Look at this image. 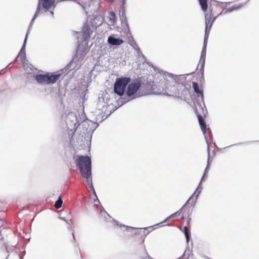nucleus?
Returning <instances> with one entry per match:
<instances>
[{
	"label": "nucleus",
	"mask_w": 259,
	"mask_h": 259,
	"mask_svg": "<svg viewBox=\"0 0 259 259\" xmlns=\"http://www.w3.org/2000/svg\"><path fill=\"white\" fill-rule=\"evenodd\" d=\"M199 4L201 6L202 10L204 13L205 30V38L204 42V46L201 52V56L200 58V62L201 64L202 76L203 77L204 65L205 62V57L206 56V42H205L206 37H208L210 31L212 24L215 19L220 15H224L228 12H230L234 10H238L242 8L244 4H236L230 7L227 10L223 11L222 8L220 5L213 4H207V0H199Z\"/></svg>",
	"instance_id": "obj_1"
},
{
	"label": "nucleus",
	"mask_w": 259,
	"mask_h": 259,
	"mask_svg": "<svg viewBox=\"0 0 259 259\" xmlns=\"http://www.w3.org/2000/svg\"><path fill=\"white\" fill-rule=\"evenodd\" d=\"M75 163L82 177L87 179L90 188L94 190L91 175V159L88 156H77Z\"/></svg>",
	"instance_id": "obj_2"
},
{
	"label": "nucleus",
	"mask_w": 259,
	"mask_h": 259,
	"mask_svg": "<svg viewBox=\"0 0 259 259\" xmlns=\"http://www.w3.org/2000/svg\"><path fill=\"white\" fill-rule=\"evenodd\" d=\"M130 79L128 77H121L117 78L114 86V91L119 96H122L125 90L127 84L129 83Z\"/></svg>",
	"instance_id": "obj_3"
},
{
	"label": "nucleus",
	"mask_w": 259,
	"mask_h": 259,
	"mask_svg": "<svg viewBox=\"0 0 259 259\" xmlns=\"http://www.w3.org/2000/svg\"><path fill=\"white\" fill-rule=\"evenodd\" d=\"M128 96H135V97H140V81L135 80L132 81L128 85L126 90Z\"/></svg>",
	"instance_id": "obj_4"
},
{
	"label": "nucleus",
	"mask_w": 259,
	"mask_h": 259,
	"mask_svg": "<svg viewBox=\"0 0 259 259\" xmlns=\"http://www.w3.org/2000/svg\"><path fill=\"white\" fill-rule=\"evenodd\" d=\"M155 85H151L148 82L142 84L140 82V97L159 93L158 91H155Z\"/></svg>",
	"instance_id": "obj_5"
},
{
	"label": "nucleus",
	"mask_w": 259,
	"mask_h": 259,
	"mask_svg": "<svg viewBox=\"0 0 259 259\" xmlns=\"http://www.w3.org/2000/svg\"><path fill=\"white\" fill-rule=\"evenodd\" d=\"M196 113L197 114V116L198 117L199 123L200 124L201 129L203 132V133L205 136V138L208 143L209 140V134L210 132V129L209 128H207V125L206 124L205 121L204 120L203 117L202 115L199 114L197 110H196Z\"/></svg>",
	"instance_id": "obj_6"
},
{
	"label": "nucleus",
	"mask_w": 259,
	"mask_h": 259,
	"mask_svg": "<svg viewBox=\"0 0 259 259\" xmlns=\"http://www.w3.org/2000/svg\"><path fill=\"white\" fill-rule=\"evenodd\" d=\"M189 200L188 202L184 205L179 210L176 212L175 213L170 215L169 217L167 218L166 220L164 221V222H166L167 220H168L171 219L176 218L180 216L181 214H182V217H184V215H186L188 212L189 211V209L187 208V204L188 203Z\"/></svg>",
	"instance_id": "obj_7"
},
{
	"label": "nucleus",
	"mask_w": 259,
	"mask_h": 259,
	"mask_svg": "<svg viewBox=\"0 0 259 259\" xmlns=\"http://www.w3.org/2000/svg\"><path fill=\"white\" fill-rule=\"evenodd\" d=\"M122 39L118 38H116L112 35H111L108 38V42L113 46H119L123 43Z\"/></svg>",
	"instance_id": "obj_8"
},
{
	"label": "nucleus",
	"mask_w": 259,
	"mask_h": 259,
	"mask_svg": "<svg viewBox=\"0 0 259 259\" xmlns=\"http://www.w3.org/2000/svg\"><path fill=\"white\" fill-rule=\"evenodd\" d=\"M61 76L60 74H52L49 75L47 74V84H51L55 83Z\"/></svg>",
	"instance_id": "obj_9"
},
{
	"label": "nucleus",
	"mask_w": 259,
	"mask_h": 259,
	"mask_svg": "<svg viewBox=\"0 0 259 259\" xmlns=\"http://www.w3.org/2000/svg\"><path fill=\"white\" fill-rule=\"evenodd\" d=\"M35 79L40 84H47V74L36 75Z\"/></svg>",
	"instance_id": "obj_10"
},
{
	"label": "nucleus",
	"mask_w": 259,
	"mask_h": 259,
	"mask_svg": "<svg viewBox=\"0 0 259 259\" xmlns=\"http://www.w3.org/2000/svg\"><path fill=\"white\" fill-rule=\"evenodd\" d=\"M42 3V7L46 10H48L51 9L52 5L54 4L55 0H41Z\"/></svg>",
	"instance_id": "obj_11"
},
{
	"label": "nucleus",
	"mask_w": 259,
	"mask_h": 259,
	"mask_svg": "<svg viewBox=\"0 0 259 259\" xmlns=\"http://www.w3.org/2000/svg\"><path fill=\"white\" fill-rule=\"evenodd\" d=\"M169 81L164 77L160 80L158 86L162 89V91H163V90L167 89L169 88Z\"/></svg>",
	"instance_id": "obj_12"
},
{
	"label": "nucleus",
	"mask_w": 259,
	"mask_h": 259,
	"mask_svg": "<svg viewBox=\"0 0 259 259\" xmlns=\"http://www.w3.org/2000/svg\"><path fill=\"white\" fill-rule=\"evenodd\" d=\"M193 87L194 91L197 94L198 96L200 95L203 96L202 90L199 88L197 83L193 82Z\"/></svg>",
	"instance_id": "obj_13"
},
{
	"label": "nucleus",
	"mask_w": 259,
	"mask_h": 259,
	"mask_svg": "<svg viewBox=\"0 0 259 259\" xmlns=\"http://www.w3.org/2000/svg\"><path fill=\"white\" fill-rule=\"evenodd\" d=\"M82 32L83 34L88 37H90L92 33V31H91L89 25L87 24L83 26L82 28Z\"/></svg>",
	"instance_id": "obj_14"
},
{
	"label": "nucleus",
	"mask_w": 259,
	"mask_h": 259,
	"mask_svg": "<svg viewBox=\"0 0 259 259\" xmlns=\"http://www.w3.org/2000/svg\"><path fill=\"white\" fill-rule=\"evenodd\" d=\"M40 10H41L40 3L39 2V3L38 4V6H37V8L36 11L35 12V13L34 14V16H33V17L32 18V20L31 21L30 25H32V23H33L34 21L35 20V19H36V18L38 16V15L40 13Z\"/></svg>",
	"instance_id": "obj_15"
},
{
	"label": "nucleus",
	"mask_w": 259,
	"mask_h": 259,
	"mask_svg": "<svg viewBox=\"0 0 259 259\" xmlns=\"http://www.w3.org/2000/svg\"><path fill=\"white\" fill-rule=\"evenodd\" d=\"M183 231L185 235L187 242H188L189 241L190 236V233L188 228L187 226L184 227Z\"/></svg>",
	"instance_id": "obj_16"
},
{
	"label": "nucleus",
	"mask_w": 259,
	"mask_h": 259,
	"mask_svg": "<svg viewBox=\"0 0 259 259\" xmlns=\"http://www.w3.org/2000/svg\"><path fill=\"white\" fill-rule=\"evenodd\" d=\"M63 201L61 197L60 196L58 200L56 201L54 206L57 209H59L61 207Z\"/></svg>",
	"instance_id": "obj_17"
},
{
	"label": "nucleus",
	"mask_w": 259,
	"mask_h": 259,
	"mask_svg": "<svg viewBox=\"0 0 259 259\" xmlns=\"http://www.w3.org/2000/svg\"><path fill=\"white\" fill-rule=\"evenodd\" d=\"M132 234L133 235H138L140 234L141 233V232L142 231V229H138L136 228H132Z\"/></svg>",
	"instance_id": "obj_18"
},
{
	"label": "nucleus",
	"mask_w": 259,
	"mask_h": 259,
	"mask_svg": "<svg viewBox=\"0 0 259 259\" xmlns=\"http://www.w3.org/2000/svg\"><path fill=\"white\" fill-rule=\"evenodd\" d=\"M76 131V127H74L73 132L72 131V130H70V131L72 132L71 137V138H72V137H73V135L75 133Z\"/></svg>",
	"instance_id": "obj_19"
},
{
	"label": "nucleus",
	"mask_w": 259,
	"mask_h": 259,
	"mask_svg": "<svg viewBox=\"0 0 259 259\" xmlns=\"http://www.w3.org/2000/svg\"><path fill=\"white\" fill-rule=\"evenodd\" d=\"M28 33V32H27V33L26 34V37H25V40H24L23 46H24L25 45V43H26V40H27V38Z\"/></svg>",
	"instance_id": "obj_20"
},
{
	"label": "nucleus",
	"mask_w": 259,
	"mask_h": 259,
	"mask_svg": "<svg viewBox=\"0 0 259 259\" xmlns=\"http://www.w3.org/2000/svg\"><path fill=\"white\" fill-rule=\"evenodd\" d=\"M111 16H113L114 18H115V14H114V12H111Z\"/></svg>",
	"instance_id": "obj_21"
},
{
	"label": "nucleus",
	"mask_w": 259,
	"mask_h": 259,
	"mask_svg": "<svg viewBox=\"0 0 259 259\" xmlns=\"http://www.w3.org/2000/svg\"><path fill=\"white\" fill-rule=\"evenodd\" d=\"M207 150H208V155H209V147L208 145L207 146Z\"/></svg>",
	"instance_id": "obj_22"
},
{
	"label": "nucleus",
	"mask_w": 259,
	"mask_h": 259,
	"mask_svg": "<svg viewBox=\"0 0 259 259\" xmlns=\"http://www.w3.org/2000/svg\"><path fill=\"white\" fill-rule=\"evenodd\" d=\"M51 13H52V15H53V12L52 11Z\"/></svg>",
	"instance_id": "obj_23"
}]
</instances>
